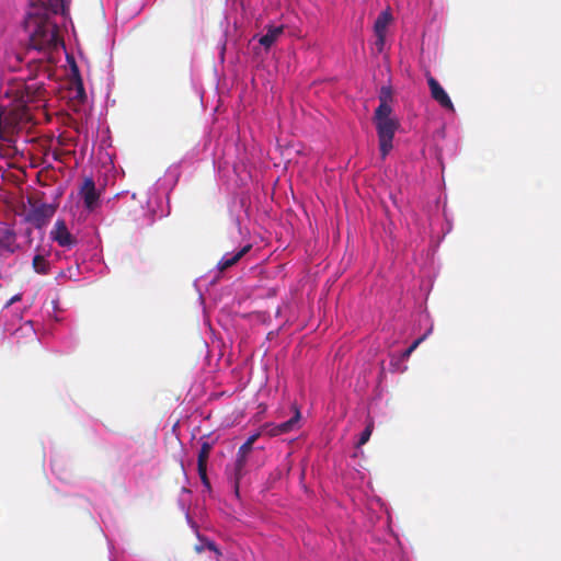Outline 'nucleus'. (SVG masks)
Instances as JSON below:
<instances>
[{
    "instance_id": "1",
    "label": "nucleus",
    "mask_w": 561,
    "mask_h": 561,
    "mask_svg": "<svg viewBox=\"0 0 561 561\" xmlns=\"http://www.w3.org/2000/svg\"><path fill=\"white\" fill-rule=\"evenodd\" d=\"M68 2H30L24 28L28 34V46L32 49L49 53L64 47L59 22L68 13Z\"/></svg>"
},
{
    "instance_id": "2",
    "label": "nucleus",
    "mask_w": 561,
    "mask_h": 561,
    "mask_svg": "<svg viewBox=\"0 0 561 561\" xmlns=\"http://www.w3.org/2000/svg\"><path fill=\"white\" fill-rule=\"evenodd\" d=\"M13 100L3 113H0V157L11 158L18 154L19 150L14 145L12 135H9L10 128L15 125L30 121V106H39L44 101L45 89L37 82L22 83L12 90Z\"/></svg>"
},
{
    "instance_id": "3",
    "label": "nucleus",
    "mask_w": 561,
    "mask_h": 561,
    "mask_svg": "<svg viewBox=\"0 0 561 561\" xmlns=\"http://www.w3.org/2000/svg\"><path fill=\"white\" fill-rule=\"evenodd\" d=\"M393 111H385L376 108L373 122L375 124L379 151L382 159H385L393 148V138L397 130L400 128V121L392 114Z\"/></svg>"
},
{
    "instance_id": "4",
    "label": "nucleus",
    "mask_w": 561,
    "mask_h": 561,
    "mask_svg": "<svg viewBox=\"0 0 561 561\" xmlns=\"http://www.w3.org/2000/svg\"><path fill=\"white\" fill-rule=\"evenodd\" d=\"M55 211L56 208L50 204L34 205L26 214V220L36 228H42L47 225Z\"/></svg>"
},
{
    "instance_id": "5",
    "label": "nucleus",
    "mask_w": 561,
    "mask_h": 561,
    "mask_svg": "<svg viewBox=\"0 0 561 561\" xmlns=\"http://www.w3.org/2000/svg\"><path fill=\"white\" fill-rule=\"evenodd\" d=\"M392 22V14L390 8L388 7L383 10L375 21L374 32L376 35V48L379 53L383 50L385 42H386V32L389 24Z\"/></svg>"
},
{
    "instance_id": "6",
    "label": "nucleus",
    "mask_w": 561,
    "mask_h": 561,
    "mask_svg": "<svg viewBox=\"0 0 561 561\" xmlns=\"http://www.w3.org/2000/svg\"><path fill=\"white\" fill-rule=\"evenodd\" d=\"M50 238L62 248H72L77 244V239L71 234L65 220L58 219L50 231Z\"/></svg>"
},
{
    "instance_id": "7",
    "label": "nucleus",
    "mask_w": 561,
    "mask_h": 561,
    "mask_svg": "<svg viewBox=\"0 0 561 561\" xmlns=\"http://www.w3.org/2000/svg\"><path fill=\"white\" fill-rule=\"evenodd\" d=\"M85 209L93 211L100 204V194L96 191L95 183L92 178L84 179L80 192Z\"/></svg>"
},
{
    "instance_id": "8",
    "label": "nucleus",
    "mask_w": 561,
    "mask_h": 561,
    "mask_svg": "<svg viewBox=\"0 0 561 561\" xmlns=\"http://www.w3.org/2000/svg\"><path fill=\"white\" fill-rule=\"evenodd\" d=\"M245 467L247 463H243L241 460H234L231 466L226 468L227 480L238 499L240 497V482L247 473Z\"/></svg>"
},
{
    "instance_id": "9",
    "label": "nucleus",
    "mask_w": 561,
    "mask_h": 561,
    "mask_svg": "<svg viewBox=\"0 0 561 561\" xmlns=\"http://www.w3.org/2000/svg\"><path fill=\"white\" fill-rule=\"evenodd\" d=\"M427 83L432 99L435 100L443 108L454 112V104L439 82L434 77L428 76Z\"/></svg>"
},
{
    "instance_id": "10",
    "label": "nucleus",
    "mask_w": 561,
    "mask_h": 561,
    "mask_svg": "<svg viewBox=\"0 0 561 561\" xmlns=\"http://www.w3.org/2000/svg\"><path fill=\"white\" fill-rule=\"evenodd\" d=\"M19 249L16 233L10 228L0 229V256L13 254Z\"/></svg>"
},
{
    "instance_id": "11",
    "label": "nucleus",
    "mask_w": 561,
    "mask_h": 561,
    "mask_svg": "<svg viewBox=\"0 0 561 561\" xmlns=\"http://www.w3.org/2000/svg\"><path fill=\"white\" fill-rule=\"evenodd\" d=\"M252 249L251 244L244 245L238 252L233 254L224 255L219 262L217 263V268L219 272H225L226 270L236 265L250 250Z\"/></svg>"
},
{
    "instance_id": "12",
    "label": "nucleus",
    "mask_w": 561,
    "mask_h": 561,
    "mask_svg": "<svg viewBox=\"0 0 561 561\" xmlns=\"http://www.w3.org/2000/svg\"><path fill=\"white\" fill-rule=\"evenodd\" d=\"M284 26L283 25H267L266 33L262 35L259 39V43L265 48L270 49L276 41L283 35Z\"/></svg>"
},
{
    "instance_id": "13",
    "label": "nucleus",
    "mask_w": 561,
    "mask_h": 561,
    "mask_svg": "<svg viewBox=\"0 0 561 561\" xmlns=\"http://www.w3.org/2000/svg\"><path fill=\"white\" fill-rule=\"evenodd\" d=\"M299 419H300V412H299V410H296L295 415L291 419H289L286 422L277 424L272 430L273 435H280V434H285V433L293 431L295 428V426L297 425Z\"/></svg>"
},
{
    "instance_id": "14",
    "label": "nucleus",
    "mask_w": 561,
    "mask_h": 561,
    "mask_svg": "<svg viewBox=\"0 0 561 561\" xmlns=\"http://www.w3.org/2000/svg\"><path fill=\"white\" fill-rule=\"evenodd\" d=\"M379 105L377 108L385 111H393L390 103L392 102V90L390 87H381L379 92Z\"/></svg>"
},
{
    "instance_id": "15",
    "label": "nucleus",
    "mask_w": 561,
    "mask_h": 561,
    "mask_svg": "<svg viewBox=\"0 0 561 561\" xmlns=\"http://www.w3.org/2000/svg\"><path fill=\"white\" fill-rule=\"evenodd\" d=\"M33 268L36 273L46 275L49 272V262L43 255H35L33 259Z\"/></svg>"
},
{
    "instance_id": "16",
    "label": "nucleus",
    "mask_w": 561,
    "mask_h": 561,
    "mask_svg": "<svg viewBox=\"0 0 561 561\" xmlns=\"http://www.w3.org/2000/svg\"><path fill=\"white\" fill-rule=\"evenodd\" d=\"M373 431H374V422L369 421L368 424L366 425L365 430L362 432V434L359 436V439L356 444L357 448L362 447L369 440Z\"/></svg>"
},
{
    "instance_id": "17",
    "label": "nucleus",
    "mask_w": 561,
    "mask_h": 561,
    "mask_svg": "<svg viewBox=\"0 0 561 561\" xmlns=\"http://www.w3.org/2000/svg\"><path fill=\"white\" fill-rule=\"evenodd\" d=\"M211 449H213V445L209 442H203L201 449L198 451L197 461L198 462H207Z\"/></svg>"
},
{
    "instance_id": "18",
    "label": "nucleus",
    "mask_w": 561,
    "mask_h": 561,
    "mask_svg": "<svg viewBox=\"0 0 561 561\" xmlns=\"http://www.w3.org/2000/svg\"><path fill=\"white\" fill-rule=\"evenodd\" d=\"M252 451V448L250 447V443H244L240 446L236 460H241L243 463L248 462V456Z\"/></svg>"
},
{
    "instance_id": "19",
    "label": "nucleus",
    "mask_w": 561,
    "mask_h": 561,
    "mask_svg": "<svg viewBox=\"0 0 561 561\" xmlns=\"http://www.w3.org/2000/svg\"><path fill=\"white\" fill-rule=\"evenodd\" d=\"M425 335L416 339L401 355L402 359H408L417 346L424 341Z\"/></svg>"
},
{
    "instance_id": "20",
    "label": "nucleus",
    "mask_w": 561,
    "mask_h": 561,
    "mask_svg": "<svg viewBox=\"0 0 561 561\" xmlns=\"http://www.w3.org/2000/svg\"><path fill=\"white\" fill-rule=\"evenodd\" d=\"M197 471L198 476H206L207 474V462H198L197 461Z\"/></svg>"
},
{
    "instance_id": "21",
    "label": "nucleus",
    "mask_w": 561,
    "mask_h": 561,
    "mask_svg": "<svg viewBox=\"0 0 561 561\" xmlns=\"http://www.w3.org/2000/svg\"><path fill=\"white\" fill-rule=\"evenodd\" d=\"M206 548L209 549L210 551H214L218 557L221 556V552L218 549V547L215 545V542L208 541L206 543Z\"/></svg>"
},
{
    "instance_id": "22",
    "label": "nucleus",
    "mask_w": 561,
    "mask_h": 561,
    "mask_svg": "<svg viewBox=\"0 0 561 561\" xmlns=\"http://www.w3.org/2000/svg\"><path fill=\"white\" fill-rule=\"evenodd\" d=\"M21 299H22V295L16 294L7 302L5 307H10L11 305H13L16 301H20Z\"/></svg>"
},
{
    "instance_id": "23",
    "label": "nucleus",
    "mask_w": 561,
    "mask_h": 561,
    "mask_svg": "<svg viewBox=\"0 0 561 561\" xmlns=\"http://www.w3.org/2000/svg\"><path fill=\"white\" fill-rule=\"evenodd\" d=\"M199 478H201V481H202L203 485H204L208 491H210V482H209V479H208L207 474H206V476H201Z\"/></svg>"
},
{
    "instance_id": "24",
    "label": "nucleus",
    "mask_w": 561,
    "mask_h": 561,
    "mask_svg": "<svg viewBox=\"0 0 561 561\" xmlns=\"http://www.w3.org/2000/svg\"><path fill=\"white\" fill-rule=\"evenodd\" d=\"M255 439H256V435H253V436L249 437L245 443H250V447L252 448Z\"/></svg>"
}]
</instances>
